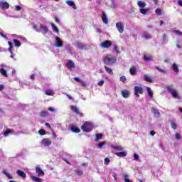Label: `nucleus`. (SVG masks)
<instances>
[{
  "mask_svg": "<svg viewBox=\"0 0 182 182\" xmlns=\"http://www.w3.org/2000/svg\"><path fill=\"white\" fill-rule=\"evenodd\" d=\"M102 22H104L105 25H107V23H109L107 16L106 15V12L105 11H102Z\"/></svg>",
  "mask_w": 182,
  "mask_h": 182,
  "instance_id": "nucleus-16",
  "label": "nucleus"
},
{
  "mask_svg": "<svg viewBox=\"0 0 182 182\" xmlns=\"http://www.w3.org/2000/svg\"><path fill=\"white\" fill-rule=\"evenodd\" d=\"M170 122L171 126L173 129V130H177L178 127H177V123H176V119H171Z\"/></svg>",
  "mask_w": 182,
  "mask_h": 182,
  "instance_id": "nucleus-21",
  "label": "nucleus"
},
{
  "mask_svg": "<svg viewBox=\"0 0 182 182\" xmlns=\"http://www.w3.org/2000/svg\"><path fill=\"white\" fill-rule=\"evenodd\" d=\"M142 38H144V39H146V41H149V39H151V35L144 34L142 36Z\"/></svg>",
  "mask_w": 182,
  "mask_h": 182,
  "instance_id": "nucleus-42",
  "label": "nucleus"
},
{
  "mask_svg": "<svg viewBox=\"0 0 182 182\" xmlns=\"http://www.w3.org/2000/svg\"><path fill=\"white\" fill-rule=\"evenodd\" d=\"M166 90H168V92L171 93V95L174 99H180V95H178V92H177V90L173 88V86L168 85L166 87Z\"/></svg>",
  "mask_w": 182,
  "mask_h": 182,
  "instance_id": "nucleus-3",
  "label": "nucleus"
},
{
  "mask_svg": "<svg viewBox=\"0 0 182 182\" xmlns=\"http://www.w3.org/2000/svg\"><path fill=\"white\" fill-rule=\"evenodd\" d=\"M134 90L136 97H140V95H143V87L141 86H135Z\"/></svg>",
  "mask_w": 182,
  "mask_h": 182,
  "instance_id": "nucleus-4",
  "label": "nucleus"
},
{
  "mask_svg": "<svg viewBox=\"0 0 182 182\" xmlns=\"http://www.w3.org/2000/svg\"><path fill=\"white\" fill-rule=\"evenodd\" d=\"M120 80L122 82V83H126V80H127V78H126V76H122L120 77Z\"/></svg>",
  "mask_w": 182,
  "mask_h": 182,
  "instance_id": "nucleus-50",
  "label": "nucleus"
},
{
  "mask_svg": "<svg viewBox=\"0 0 182 182\" xmlns=\"http://www.w3.org/2000/svg\"><path fill=\"white\" fill-rule=\"evenodd\" d=\"M81 130L84 132V133H90L92 130H93V125L92 123L85 122L81 127Z\"/></svg>",
  "mask_w": 182,
  "mask_h": 182,
  "instance_id": "nucleus-2",
  "label": "nucleus"
},
{
  "mask_svg": "<svg viewBox=\"0 0 182 182\" xmlns=\"http://www.w3.org/2000/svg\"><path fill=\"white\" fill-rule=\"evenodd\" d=\"M166 39H167V35L166 33H164L162 37V41H163L164 43H165Z\"/></svg>",
  "mask_w": 182,
  "mask_h": 182,
  "instance_id": "nucleus-53",
  "label": "nucleus"
},
{
  "mask_svg": "<svg viewBox=\"0 0 182 182\" xmlns=\"http://www.w3.org/2000/svg\"><path fill=\"white\" fill-rule=\"evenodd\" d=\"M66 96L68 97L70 100H73V97L70 96V95L67 94Z\"/></svg>",
  "mask_w": 182,
  "mask_h": 182,
  "instance_id": "nucleus-61",
  "label": "nucleus"
},
{
  "mask_svg": "<svg viewBox=\"0 0 182 182\" xmlns=\"http://www.w3.org/2000/svg\"><path fill=\"white\" fill-rule=\"evenodd\" d=\"M144 80L149 83H153V79L147 74L144 75Z\"/></svg>",
  "mask_w": 182,
  "mask_h": 182,
  "instance_id": "nucleus-22",
  "label": "nucleus"
},
{
  "mask_svg": "<svg viewBox=\"0 0 182 182\" xmlns=\"http://www.w3.org/2000/svg\"><path fill=\"white\" fill-rule=\"evenodd\" d=\"M116 62H117V58L110 54L107 55L103 59L105 65H109L110 66H112V65H114Z\"/></svg>",
  "mask_w": 182,
  "mask_h": 182,
  "instance_id": "nucleus-1",
  "label": "nucleus"
},
{
  "mask_svg": "<svg viewBox=\"0 0 182 182\" xmlns=\"http://www.w3.org/2000/svg\"><path fill=\"white\" fill-rule=\"evenodd\" d=\"M14 132V129H7L4 133V136H5L6 137V136H9V133H13Z\"/></svg>",
  "mask_w": 182,
  "mask_h": 182,
  "instance_id": "nucleus-31",
  "label": "nucleus"
},
{
  "mask_svg": "<svg viewBox=\"0 0 182 182\" xmlns=\"http://www.w3.org/2000/svg\"><path fill=\"white\" fill-rule=\"evenodd\" d=\"M173 33H176V35H178V36H182V32L180 31V30H175V31H173Z\"/></svg>",
  "mask_w": 182,
  "mask_h": 182,
  "instance_id": "nucleus-47",
  "label": "nucleus"
},
{
  "mask_svg": "<svg viewBox=\"0 0 182 182\" xmlns=\"http://www.w3.org/2000/svg\"><path fill=\"white\" fill-rule=\"evenodd\" d=\"M115 154L118 157H126L127 156V153L126 152H117Z\"/></svg>",
  "mask_w": 182,
  "mask_h": 182,
  "instance_id": "nucleus-30",
  "label": "nucleus"
},
{
  "mask_svg": "<svg viewBox=\"0 0 182 182\" xmlns=\"http://www.w3.org/2000/svg\"><path fill=\"white\" fill-rule=\"evenodd\" d=\"M121 95L124 99H127L130 95V91L128 90H122L121 91Z\"/></svg>",
  "mask_w": 182,
  "mask_h": 182,
  "instance_id": "nucleus-12",
  "label": "nucleus"
},
{
  "mask_svg": "<svg viewBox=\"0 0 182 182\" xmlns=\"http://www.w3.org/2000/svg\"><path fill=\"white\" fill-rule=\"evenodd\" d=\"M136 72H137V69L136 68V67H132L129 69V73H130V75H132V76H134V75H136Z\"/></svg>",
  "mask_w": 182,
  "mask_h": 182,
  "instance_id": "nucleus-24",
  "label": "nucleus"
},
{
  "mask_svg": "<svg viewBox=\"0 0 182 182\" xmlns=\"http://www.w3.org/2000/svg\"><path fill=\"white\" fill-rule=\"evenodd\" d=\"M13 42L16 48H19L21 46V41L17 39H14Z\"/></svg>",
  "mask_w": 182,
  "mask_h": 182,
  "instance_id": "nucleus-32",
  "label": "nucleus"
},
{
  "mask_svg": "<svg viewBox=\"0 0 182 182\" xmlns=\"http://www.w3.org/2000/svg\"><path fill=\"white\" fill-rule=\"evenodd\" d=\"M116 28L119 33H123L124 32V26L122 22H118L116 23Z\"/></svg>",
  "mask_w": 182,
  "mask_h": 182,
  "instance_id": "nucleus-8",
  "label": "nucleus"
},
{
  "mask_svg": "<svg viewBox=\"0 0 182 182\" xmlns=\"http://www.w3.org/2000/svg\"><path fill=\"white\" fill-rule=\"evenodd\" d=\"M71 111L73 113H75L76 114H77V116H80V117H83V113H82V112H80V111H79V108H77V107L72 106Z\"/></svg>",
  "mask_w": 182,
  "mask_h": 182,
  "instance_id": "nucleus-9",
  "label": "nucleus"
},
{
  "mask_svg": "<svg viewBox=\"0 0 182 182\" xmlns=\"http://www.w3.org/2000/svg\"><path fill=\"white\" fill-rule=\"evenodd\" d=\"M3 174H4V176H6L7 178H9V179H12V175H11L9 173H8V171H6V169H4L2 171Z\"/></svg>",
  "mask_w": 182,
  "mask_h": 182,
  "instance_id": "nucleus-26",
  "label": "nucleus"
},
{
  "mask_svg": "<svg viewBox=\"0 0 182 182\" xmlns=\"http://www.w3.org/2000/svg\"><path fill=\"white\" fill-rule=\"evenodd\" d=\"M150 134H151V136H154V134H156V132H154V131H151L150 132Z\"/></svg>",
  "mask_w": 182,
  "mask_h": 182,
  "instance_id": "nucleus-64",
  "label": "nucleus"
},
{
  "mask_svg": "<svg viewBox=\"0 0 182 182\" xmlns=\"http://www.w3.org/2000/svg\"><path fill=\"white\" fill-rule=\"evenodd\" d=\"M75 173L78 174V176H83V171L82 170L76 169L75 170Z\"/></svg>",
  "mask_w": 182,
  "mask_h": 182,
  "instance_id": "nucleus-43",
  "label": "nucleus"
},
{
  "mask_svg": "<svg viewBox=\"0 0 182 182\" xmlns=\"http://www.w3.org/2000/svg\"><path fill=\"white\" fill-rule=\"evenodd\" d=\"M51 27L54 32H56V33H59V28H58L54 23H51Z\"/></svg>",
  "mask_w": 182,
  "mask_h": 182,
  "instance_id": "nucleus-36",
  "label": "nucleus"
},
{
  "mask_svg": "<svg viewBox=\"0 0 182 182\" xmlns=\"http://www.w3.org/2000/svg\"><path fill=\"white\" fill-rule=\"evenodd\" d=\"M65 4H67V5H68L69 6H73V9H77V8L76 7V5H75V2L73 1L67 0L65 1Z\"/></svg>",
  "mask_w": 182,
  "mask_h": 182,
  "instance_id": "nucleus-17",
  "label": "nucleus"
},
{
  "mask_svg": "<svg viewBox=\"0 0 182 182\" xmlns=\"http://www.w3.org/2000/svg\"><path fill=\"white\" fill-rule=\"evenodd\" d=\"M16 174L19 176L21 177V178H26V173L23 172V171L17 169L16 170Z\"/></svg>",
  "mask_w": 182,
  "mask_h": 182,
  "instance_id": "nucleus-13",
  "label": "nucleus"
},
{
  "mask_svg": "<svg viewBox=\"0 0 182 182\" xmlns=\"http://www.w3.org/2000/svg\"><path fill=\"white\" fill-rule=\"evenodd\" d=\"M38 134H40V136H45V134H46V132H45V129H41L38 131Z\"/></svg>",
  "mask_w": 182,
  "mask_h": 182,
  "instance_id": "nucleus-45",
  "label": "nucleus"
},
{
  "mask_svg": "<svg viewBox=\"0 0 182 182\" xmlns=\"http://www.w3.org/2000/svg\"><path fill=\"white\" fill-rule=\"evenodd\" d=\"M45 126H46V127H48V129H51L50 124L48 122L45 123Z\"/></svg>",
  "mask_w": 182,
  "mask_h": 182,
  "instance_id": "nucleus-60",
  "label": "nucleus"
},
{
  "mask_svg": "<svg viewBox=\"0 0 182 182\" xmlns=\"http://www.w3.org/2000/svg\"><path fill=\"white\" fill-rule=\"evenodd\" d=\"M113 49L116 52V53L117 54L120 53V51H119V48H117V46L116 45L113 46Z\"/></svg>",
  "mask_w": 182,
  "mask_h": 182,
  "instance_id": "nucleus-49",
  "label": "nucleus"
},
{
  "mask_svg": "<svg viewBox=\"0 0 182 182\" xmlns=\"http://www.w3.org/2000/svg\"><path fill=\"white\" fill-rule=\"evenodd\" d=\"M31 178L34 182H42L43 181L42 178L36 177V176H31Z\"/></svg>",
  "mask_w": 182,
  "mask_h": 182,
  "instance_id": "nucleus-27",
  "label": "nucleus"
},
{
  "mask_svg": "<svg viewBox=\"0 0 182 182\" xmlns=\"http://www.w3.org/2000/svg\"><path fill=\"white\" fill-rule=\"evenodd\" d=\"M0 73H1V75L3 76H5L6 77H8V73H6V70L4 68H0Z\"/></svg>",
  "mask_w": 182,
  "mask_h": 182,
  "instance_id": "nucleus-35",
  "label": "nucleus"
},
{
  "mask_svg": "<svg viewBox=\"0 0 182 182\" xmlns=\"http://www.w3.org/2000/svg\"><path fill=\"white\" fill-rule=\"evenodd\" d=\"M151 112L154 114V117H160V112L159 109L152 107Z\"/></svg>",
  "mask_w": 182,
  "mask_h": 182,
  "instance_id": "nucleus-15",
  "label": "nucleus"
},
{
  "mask_svg": "<svg viewBox=\"0 0 182 182\" xmlns=\"http://www.w3.org/2000/svg\"><path fill=\"white\" fill-rule=\"evenodd\" d=\"M156 69H157V70H159V72H161V73H167V70L163 69V68H160V67H156Z\"/></svg>",
  "mask_w": 182,
  "mask_h": 182,
  "instance_id": "nucleus-44",
  "label": "nucleus"
},
{
  "mask_svg": "<svg viewBox=\"0 0 182 182\" xmlns=\"http://www.w3.org/2000/svg\"><path fill=\"white\" fill-rule=\"evenodd\" d=\"M74 46L77 48V49H81V50H87V47H86V46H85V44L82 43L80 41H76L75 44L74 45Z\"/></svg>",
  "mask_w": 182,
  "mask_h": 182,
  "instance_id": "nucleus-5",
  "label": "nucleus"
},
{
  "mask_svg": "<svg viewBox=\"0 0 182 182\" xmlns=\"http://www.w3.org/2000/svg\"><path fill=\"white\" fill-rule=\"evenodd\" d=\"M41 117H48L49 112L48 111H41L40 113Z\"/></svg>",
  "mask_w": 182,
  "mask_h": 182,
  "instance_id": "nucleus-28",
  "label": "nucleus"
},
{
  "mask_svg": "<svg viewBox=\"0 0 182 182\" xmlns=\"http://www.w3.org/2000/svg\"><path fill=\"white\" fill-rule=\"evenodd\" d=\"M146 90L148 92V95L151 99H153V91H151V89L149 87H146Z\"/></svg>",
  "mask_w": 182,
  "mask_h": 182,
  "instance_id": "nucleus-33",
  "label": "nucleus"
},
{
  "mask_svg": "<svg viewBox=\"0 0 182 182\" xmlns=\"http://www.w3.org/2000/svg\"><path fill=\"white\" fill-rule=\"evenodd\" d=\"M74 80H75V82H80V83L82 82V80H80V78L78 77H74Z\"/></svg>",
  "mask_w": 182,
  "mask_h": 182,
  "instance_id": "nucleus-56",
  "label": "nucleus"
},
{
  "mask_svg": "<svg viewBox=\"0 0 182 182\" xmlns=\"http://www.w3.org/2000/svg\"><path fill=\"white\" fill-rule=\"evenodd\" d=\"M148 9L142 8V9H139V12L140 14H142V15H146L147 12H148Z\"/></svg>",
  "mask_w": 182,
  "mask_h": 182,
  "instance_id": "nucleus-37",
  "label": "nucleus"
},
{
  "mask_svg": "<svg viewBox=\"0 0 182 182\" xmlns=\"http://www.w3.org/2000/svg\"><path fill=\"white\" fill-rule=\"evenodd\" d=\"M45 93L47 96H53V91L52 90H46Z\"/></svg>",
  "mask_w": 182,
  "mask_h": 182,
  "instance_id": "nucleus-38",
  "label": "nucleus"
},
{
  "mask_svg": "<svg viewBox=\"0 0 182 182\" xmlns=\"http://www.w3.org/2000/svg\"><path fill=\"white\" fill-rule=\"evenodd\" d=\"M111 147H112V149H113L114 150H117L118 151H123V146H114V145H112Z\"/></svg>",
  "mask_w": 182,
  "mask_h": 182,
  "instance_id": "nucleus-23",
  "label": "nucleus"
},
{
  "mask_svg": "<svg viewBox=\"0 0 182 182\" xmlns=\"http://www.w3.org/2000/svg\"><path fill=\"white\" fill-rule=\"evenodd\" d=\"M109 163H110V159L109 158H105L104 161V164H105V166H108Z\"/></svg>",
  "mask_w": 182,
  "mask_h": 182,
  "instance_id": "nucleus-48",
  "label": "nucleus"
},
{
  "mask_svg": "<svg viewBox=\"0 0 182 182\" xmlns=\"http://www.w3.org/2000/svg\"><path fill=\"white\" fill-rule=\"evenodd\" d=\"M54 38L55 39V47L62 48V46H63V41H62V39H60L58 36H55Z\"/></svg>",
  "mask_w": 182,
  "mask_h": 182,
  "instance_id": "nucleus-7",
  "label": "nucleus"
},
{
  "mask_svg": "<svg viewBox=\"0 0 182 182\" xmlns=\"http://www.w3.org/2000/svg\"><path fill=\"white\" fill-rule=\"evenodd\" d=\"M36 173L38 176H45V172L39 166H36Z\"/></svg>",
  "mask_w": 182,
  "mask_h": 182,
  "instance_id": "nucleus-14",
  "label": "nucleus"
},
{
  "mask_svg": "<svg viewBox=\"0 0 182 182\" xmlns=\"http://www.w3.org/2000/svg\"><path fill=\"white\" fill-rule=\"evenodd\" d=\"M0 9H9V3L6 1H0Z\"/></svg>",
  "mask_w": 182,
  "mask_h": 182,
  "instance_id": "nucleus-11",
  "label": "nucleus"
},
{
  "mask_svg": "<svg viewBox=\"0 0 182 182\" xmlns=\"http://www.w3.org/2000/svg\"><path fill=\"white\" fill-rule=\"evenodd\" d=\"M111 8H113V9H116V4H114V2L112 3Z\"/></svg>",
  "mask_w": 182,
  "mask_h": 182,
  "instance_id": "nucleus-59",
  "label": "nucleus"
},
{
  "mask_svg": "<svg viewBox=\"0 0 182 182\" xmlns=\"http://www.w3.org/2000/svg\"><path fill=\"white\" fill-rule=\"evenodd\" d=\"M42 143L44 146H50V144H52V141H50L48 139H43L42 140Z\"/></svg>",
  "mask_w": 182,
  "mask_h": 182,
  "instance_id": "nucleus-19",
  "label": "nucleus"
},
{
  "mask_svg": "<svg viewBox=\"0 0 182 182\" xmlns=\"http://www.w3.org/2000/svg\"><path fill=\"white\" fill-rule=\"evenodd\" d=\"M151 58H152L151 55H149V56L147 55H144V60L145 62H150V60H151Z\"/></svg>",
  "mask_w": 182,
  "mask_h": 182,
  "instance_id": "nucleus-34",
  "label": "nucleus"
},
{
  "mask_svg": "<svg viewBox=\"0 0 182 182\" xmlns=\"http://www.w3.org/2000/svg\"><path fill=\"white\" fill-rule=\"evenodd\" d=\"M97 85L98 86H103V85H105V81L100 80V82H98Z\"/></svg>",
  "mask_w": 182,
  "mask_h": 182,
  "instance_id": "nucleus-55",
  "label": "nucleus"
},
{
  "mask_svg": "<svg viewBox=\"0 0 182 182\" xmlns=\"http://www.w3.org/2000/svg\"><path fill=\"white\" fill-rule=\"evenodd\" d=\"M48 110H49V112H56V109H55V108H53V107H49Z\"/></svg>",
  "mask_w": 182,
  "mask_h": 182,
  "instance_id": "nucleus-57",
  "label": "nucleus"
},
{
  "mask_svg": "<svg viewBox=\"0 0 182 182\" xmlns=\"http://www.w3.org/2000/svg\"><path fill=\"white\" fill-rule=\"evenodd\" d=\"M156 15H158L159 16L163 15V11H161V9H156L155 11Z\"/></svg>",
  "mask_w": 182,
  "mask_h": 182,
  "instance_id": "nucleus-41",
  "label": "nucleus"
},
{
  "mask_svg": "<svg viewBox=\"0 0 182 182\" xmlns=\"http://www.w3.org/2000/svg\"><path fill=\"white\" fill-rule=\"evenodd\" d=\"M105 144H106V141H102V142L98 144L99 149H102V147H103Z\"/></svg>",
  "mask_w": 182,
  "mask_h": 182,
  "instance_id": "nucleus-52",
  "label": "nucleus"
},
{
  "mask_svg": "<svg viewBox=\"0 0 182 182\" xmlns=\"http://www.w3.org/2000/svg\"><path fill=\"white\" fill-rule=\"evenodd\" d=\"M175 139H176V140H180V139H181V135L180 134V133L176 134Z\"/></svg>",
  "mask_w": 182,
  "mask_h": 182,
  "instance_id": "nucleus-51",
  "label": "nucleus"
},
{
  "mask_svg": "<svg viewBox=\"0 0 182 182\" xmlns=\"http://www.w3.org/2000/svg\"><path fill=\"white\" fill-rule=\"evenodd\" d=\"M103 135L102 134H97L95 135V141L97 143L100 140H102Z\"/></svg>",
  "mask_w": 182,
  "mask_h": 182,
  "instance_id": "nucleus-29",
  "label": "nucleus"
},
{
  "mask_svg": "<svg viewBox=\"0 0 182 182\" xmlns=\"http://www.w3.org/2000/svg\"><path fill=\"white\" fill-rule=\"evenodd\" d=\"M8 45H9V52H10V53H12V43L11 41H8Z\"/></svg>",
  "mask_w": 182,
  "mask_h": 182,
  "instance_id": "nucleus-46",
  "label": "nucleus"
},
{
  "mask_svg": "<svg viewBox=\"0 0 182 182\" xmlns=\"http://www.w3.org/2000/svg\"><path fill=\"white\" fill-rule=\"evenodd\" d=\"M80 83H81V86H82V87H86V84L85 83V82L82 81Z\"/></svg>",
  "mask_w": 182,
  "mask_h": 182,
  "instance_id": "nucleus-63",
  "label": "nucleus"
},
{
  "mask_svg": "<svg viewBox=\"0 0 182 182\" xmlns=\"http://www.w3.org/2000/svg\"><path fill=\"white\" fill-rule=\"evenodd\" d=\"M178 5H179V6H181V8H182V1L181 0L178 1Z\"/></svg>",
  "mask_w": 182,
  "mask_h": 182,
  "instance_id": "nucleus-62",
  "label": "nucleus"
},
{
  "mask_svg": "<svg viewBox=\"0 0 182 182\" xmlns=\"http://www.w3.org/2000/svg\"><path fill=\"white\" fill-rule=\"evenodd\" d=\"M137 5L140 8V9H143V8H146V2L143 1H137Z\"/></svg>",
  "mask_w": 182,
  "mask_h": 182,
  "instance_id": "nucleus-20",
  "label": "nucleus"
},
{
  "mask_svg": "<svg viewBox=\"0 0 182 182\" xmlns=\"http://www.w3.org/2000/svg\"><path fill=\"white\" fill-rule=\"evenodd\" d=\"M172 69L175 73H178V72H180V70H178V65H177L176 63L172 65Z\"/></svg>",
  "mask_w": 182,
  "mask_h": 182,
  "instance_id": "nucleus-25",
  "label": "nucleus"
},
{
  "mask_svg": "<svg viewBox=\"0 0 182 182\" xmlns=\"http://www.w3.org/2000/svg\"><path fill=\"white\" fill-rule=\"evenodd\" d=\"M134 158L135 159V160H139V154H134Z\"/></svg>",
  "mask_w": 182,
  "mask_h": 182,
  "instance_id": "nucleus-58",
  "label": "nucleus"
},
{
  "mask_svg": "<svg viewBox=\"0 0 182 182\" xmlns=\"http://www.w3.org/2000/svg\"><path fill=\"white\" fill-rule=\"evenodd\" d=\"M66 66H67V69H72V68H75V63H73V61L70 60L67 63Z\"/></svg>",
  "mask_w": 182,
  "mask_h": 182,
  "instance_id": "nucleus-18",
  "label": "nucleus"
},
{
  "mask_svg": "<svg viewBox=\"0 0 182 182\" xmlns=\"http://www.w3.org/2000/svg\"><path fill=\"white\" fill-rule=\"evenodd\" d=\"M100 46L104 49H109L112 46V41L106 40L100 43Z\"/></svg>",
  "mask_w": 182,
  "mask_h": 182,
  "instance_id": "nucleus-6",
  "label": "nucleus"
},
{
  "mask_svg": "<svg viewBox=\"0 0 182 182\" xmlns=\"http://www.w3.org/2000/svg\"><path fill=\"white\" fill-rule=\"evenodd\" d=\"M41 29L44 31V33H48L49 31L47 26H43V25H41Z\"/></svg>",
  "mask_w": 182,
  "mask_h": 182,
  "instance_id": "nucleus-40",
  "label": "nucleus"
},
{
  "mask_svg": "<svg viewBox=\"0 0 182 182\" xmlns=\"http://www.w3.org/2000/svg\"><path fill=\"white\" fill-rule=\"evenodd\" d=\"M69 128L73 133H80V129L75 126L73 124H70Z\"/></svg>",
  "mask_w": 182,
  "mask_h": 182,
  "instance_id": "nucleus-10",
  "label": "nucleus"
},
{
  "mask_svg": "<svg viewBox=\"0 0 182 182\" xmlns=\"http://www.w3.org/2000/svg\"><path fill=\"white\" fill-rule=\"evenodd\" d=\"M105 71L107 72V73H109V75H113V70L108 68L107 66H105Z\"/></svg>",
  "mask_w": 182,
  "mask_h": 182,
  "instance_id": "nucleus-39",
  "label": "nucleus"
},
{
  "mask_svg": "<svg viewBox=\"0 0 182 182\" xmlns=\"http://www.w3.org/2000/svg\"><path fill=\"white\" fill-rule=\"evenodd\" d=\"M16 11H22V7L21 6H15Z\"/></svg>",
  "mask_w": 182,
  "mask_h": 182,
  "instance_id": "nucleus-54",
  "label": "nucleus"
}]
</instances>
